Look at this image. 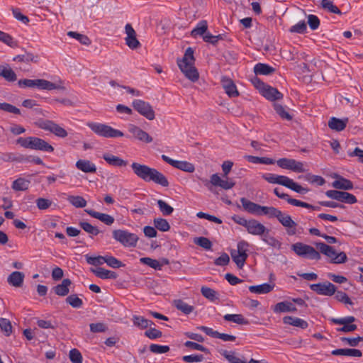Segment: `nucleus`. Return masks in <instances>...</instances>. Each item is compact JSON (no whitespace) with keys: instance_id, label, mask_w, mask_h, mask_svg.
Returning <instances> with one entry per match:
<instances>
[{"instance_id":"obj_1","label":"nucleus","mask_w":363,"mask_h":363,"mask_svg":"<svg viewBox=\"0 0 363 363\" xmlns=\"http://www.w3.org/2000/svg\"><path fill=\"white\" fill-rule=\"evenodd\" d=\"M194 50L188 48L182 59L177 60V65L184 75L192 82L199 80V73L196 68Z\"/></svg>"},{"instance_id":"obj_2","label":"nucleus","mask_w":363,"mask_h":363,"mask_svg":"<svg viewBox=\"0 0 363 363\" xmlns=\"http://www.w3.org/2000/svg\"><path fill=\"white\" fill-rule=\"evenodd\" d=\"M138 177L146 182H152L163 187L169 186L168 179L162 173L145 164H138Z\"/></svg>"},{"instance_id":"obj_3","label":"nucleus","mask_w":363,"mask_h":363,"mask_svg":"<svg viewBox=\"0 0 363 363\" xmlns=\"http://www.w3.org/2000/svg\"><path fill=\"white\" fill-rule=\"evenodd\" d=\"M16 143L24 148L40 150L46 152H52L54 147L45 140L37 137H20L16 140Z\"/></svg>"},{"instance_id":"obj_4","label":"nucleus","mask_w":363,"mask_h":363,"mask_svg":"<svg viewBox=\"0 0 363 363\" xmlns=\"http://www.w3.org/2000/svg\"><path fill=\"white\" fill-rule=\"evenodd\" d=\"M87 126L95 134L101 137L114 138L123 136V133L121 130L114 129L104 123L89 122L87 123Z\"/></svg>"},{"instance_id":"obj_5","label":"nucleus","mask_w":363,"mask_h":363,"mask_svg":"<svg viewBox=\"0 0 363 363\" xmlns=\"http://www.w3.org/2000/svg\"><path fill=\"white\" fill-rule=\"evenodd\" d=\"M315 245L320 253L330 259L331 263L342 264L347 260V255L344 252L337 253L333 247L321 242H315Z\"/></svg>"},{"instance_id":"obj_6","label":"nucleus","mask_w":363,"mask_h":363,"mask_svg":"<svg viewBox=\"0 0 363 363\" xmlns=\"http://www.w3.org/2000/svg\"><path fill=\"white\" fill-rule=\"evenodd\" d=\"M291 250L299 257L310 259L319 260L320 254L314 247L303 242H296L291 245Z\"/></svg>"},{"instance_id":"obj_7","label":"nucleus","mask_w":363,"mask_h":363,"mask_svg":"<svg viewBox=\"0 0 363 363\" xmlns=\"http://www.w3.org/2000/svg\"><path fill=\"white\" fill-rule=\"evenodd\" d=\"M249 243L245 240H241L238 242L237 250L233 249L230 250V256L233 262L236 264L239 269H242L247 259Z\"/></svg>"},{"instance_id":"obj_8","label":"nucleus","mask_w":363,"mask_h":363,"mask_svg":"<svg viewBox=\"0 0 363 363\" xmlns=\"http://www.w3.org/2000/svg\"><path fill=\"white\" fill-rule=\"evenodd\" d=\"M200 180L211 191H213V186H219L223 189L228 190L232 189L235 185L234 182L222 179L218 174H212L211 176L210 180L203 178H200Z\"/></svg>"},{"instance_id":"obj_9","label":"nucleus","mask_w":363,"mask_h":363,"mask_svg":"<svg viewBox=\"0 0 363 363\" xmlns=\"http://www.w3.org/2000/svg\"><path fill=\"white\" fill-rule=\"evenodd\" d=\"M18 84L20 87L26 88V87H37L39 89L42 90H52L57 88L55 84L47 81L45 79H20L18 82Z\"/></svg>"},{"instance_id":"obj_10","label":"nucleus","mask_w":363,"mask_h":363,"mask_svg":"<svg viewBox=\"0 0 363 363\" xmlns=\"http://www.w3.org/2000/svg\"><path fill=\"white\" fill-rule=\"evenodd\" d=\"M274 218H276L279 223L286 228V233L289 235H294L296 234L297 223L292 220L289 215L284 213L278 209Z\"/></svg>"},{"instance_id":"obj_11","label":"nucleus","mask_w":363,"mask_h":363,"mask_svg":"<svg viewBox=\"0 0 363 363\" xmlns=\"http://www.w3.org/2000/svg\"><path fill=\"white\" fill-rule=\"evenodd\" d=\"M113 238L125 247H133L136 245V236L126 230H115L113 231Z\"/></svg>"},{"instance_id":"obj_12","label":"nucleus","mask_w":363,"mask_h":363,"mask_svg":"<svg viewBox=\"0 0 363 363\" xmlns=\"http://www.w3.org/2000/svg\"><path fill=\"white\" fill-rule=\"evenodd\" d=\"M310 289L316 294L322 296H331L334 295L337 291V287L330 281L323 283L312 284Z\"/></svg>"},{"instance_id":"obj_13","label":"nucleus","mask_w":363,"mask_h":363,"mask_svg":"<svg viewBox=\"0 0 363 363\" xmlns=\"http://www.w3.org/2000/svg\"><path fill=\"white\" fill-rule=\"evenodd\" d=\"M277 164L282 169H289L294 172L301 173L306 172L303 164L294 159L281 158L277 161Z\"/></svg>"},{"instance_id":"obj_14","label":"nucleus","mask_w":363,"mask_h":363,"mask_svg":"<svg viewBox=\"0 0 363 363\" xmlns=\"http://www.w3.org/2000/svg\"><path fill=\"white\" fill-rule=\"evenodd\" d=\"M40 127L45 130H49L60 138H64L67 136V132L52 121H43L40 123Z\"/></svg>"},{"instance_id":"obj_15","label":"nucleus","mask_w":363,"mask_h":363,"mask_svg":"<svg viewBox=\"0 0 363 363\" xmlns=\"http://www.w3.org/2000/svg\"><path fill=\"white\" fill-rule=\"evenodd\" d=\"M246 230L251 235L261 236L269 231L263 224L255 219L249 220Z\"/></svg>"},{"instance_id":"obj_16","label":"nucleus","mask_w":363,"mask_h":363,"mask_svg":"<svg viewBox=\"0 0 363 363\" xmlns=\"http://www.w3.org/2000/svg\"><path fill=\"white\" fill-rule=\"evenodd\" d=\"M138 113L149 121H152L155 118V112L152 106L142 100H138Z\"/></svg>"},{"instance_id":"obj_17","label":"nucleus","mask_w":363,"mask_h":363,"mask_svg":"<svg viewBox=\"0 0 363 363\" xmlns=\"http://www.w3.org/2000/svg\"><path fill=\"white\" fill-rule=\"evenodd\" d=\"M260 93L264 98L272 101L279 100L283 98V94L281 92H279L276 88L267 84Z\"/></svg>"},{"instance_id":"obj_18","label":"nucleus","mask_w":363,"mask_h":363,"mask_svg":"<svg viewBox=\"0 0 363 363\" xmlns=\"http://www.w3.org/2000/svg\"><path fill=\"white\" fill-rule=\"evenodd\" d=\"M221 83L228 96L236 97L239 95L237 87L232 79L226 77H223L221 79Z\"/></svg>"},{"instance_id":"obj_19","label":"nucleus","mask_w":363,"mask_h":363,"mask_svg":"<svg viewBox=\"0 0 363 363\" xmlns=\"http://www.w3.org/2000/svg\"><path fill=\"white\" fill-rule=\"evenodd\" d=\"M24 278L23 272L15 271L7 277V282L9 285L18 288L23 286Z\"/></svg>"},{"instance_id":"obj_20","label":"nucleus","mask_w":363,"mask_h":363,"mask_svg":"<svg viewBox=\"0 0 363 363\" xmlns=\"http://www.w3.org/2000/svg\"><path fill=\"white\" fill-rule=\"evenodd\" d=\"M85 212L92 218H96L108 225H111L114 222V218L108 214L99 213L92 209H85Z\"/></svg>"},{"instance_id":"obj_21","label":"nucleus","mask_w":363,"mask_h":363,"mask_svg":"<svg viewBox=\"0 0 363 363\" xmlns=\"http://www.w3.org/2000/svg\"><path fill=\"white\" fill-rule=\"evenodd\" d=\"M125 32L127 35L125 38L126 45L131 49H136V34L135 31L130 23L125 26Z\"/></svg>"},{"instance_id":"obj_22","label":"nucleus","mask_w":363,"mask_h":363,"mask_svg":"<svg viewBox=\"0 0 363 363\" xmlns=\"http://www.w3.org/2000/svg\"><path fill=\"white\" fill-rule=\"evenodd\" d=\"M275 313L296 312V307L289 301H282L277 303L272 308Z\"/></svg>"},{"instance_id":"obj_23","label":"nucleus","mask_w":363,"mask_h":363,"mask_svg":"<svg viewBox=\"0 0 363 363\" xmlns=\"http://www.w3.org/2000/svg\"><path fill=\"white\" fill-rule=\"evenodd\" d=\"M0 77L8 82H13L17 79L16 74L9 65H0Z\"/></svg>"},{"instance_id":"obj_24","label":"nucleus","mask_w":363,"mask_h":363,"mask_svg":"<svg viewBox=\"0 0 363 363\" xmlns=\"http://www.w3.org/2000/svg\"><path fill=\"white\" fill-rule=\"evenodd\" d=\"M71 284L72 281L69 279H64L62 283L54 286L52 290L57 296H65L69 293V287Z\"/></svg>"},{"instance_id":"obj_25","label":"nucleus","mask_w":363,"mask_h":363,"mask_svg":"<svg viewBox=\"0 0 363 363\" xmlns=\"http://www.w3.org/2000/svg\"><path fill=\"white\" fill-rule=\"evenodd\" d=\"M331 354L335 356L342 355L354 357H361L362 356V352L361 350L350 348L336 349L333 350Z\"/></svg>"},{"instance_id":"obj_26","label":"nucleus","mask_w":363,"mask_h":363,"mask_svg":"<svg viewBox=\"0 0 363 363\" xmlns=\"http://www.w3.org/2000/svg\"><path fill=\"white\" fill-rule=\"evenodd\" d=\"M76 167L78 169L85 173H95L96 172V167L95 164L86 160H77L76 162Z\"/></svg>"},{"instance_id":"obj_27","label":"nucleus","mask_w":363,"mask_h":363,"mask_svg":"<svg viewBox=\"0 0 363 363\" xmlns=\"http://www.w3.org/2000/svg\"><path fill=\"white\" fill-rule=\"evenodd\" d=\"M348 121L349 119L347 118L339 119L335 117H332L328 121V127L336 131H342L345 128Z\"/></svg>"},{"instance_id":"obj_28","label":"nucleus","mask_w":363,"mask_h":363,"mask_svg":"<svg viewBox=\"0 0 363 363\" xmlns=\"http://www.w3.org/2000/svg\"><path fill=\"white\" fill-rule=\"evenodd\" d=\"M283 322L284 324L298 327L301 329H306L308 326V323L306 320L298 317L285 316L283 318Z\"/></svg>"},{"instance_id":"obj_29","label":"nucleus","mask_w":363,"mask_h":363,"mask_svg":"<svg viewBox=\"0 0 363 363\" xmlns=\"http://www.w3.org/2000/svg\"><path fill=\"white\" fill-rule=\"evenodd\" d=\"M91 272L95 274L96 277L102 279H116L118 277L117 274L115 272L108 270L102 267H97L96 269H91Z\"/></svg>"},{"instance_id":"obj_30","label":"nucleus","mask_w":363,"mask_h":363,"mask_svg":"<svg viewBox=\"0 0 363 363\" xmlns=\"http://www.w3.org/2000/svg\"><path fill=\"white\" fill-rule=\"evenodd\" d=\"M102 157L108 164L114 167L125 166L128 164L127 161L110 153L104 154Z\"/></svg>"},{"instance_id":"obj_31","label":"nucleus","mask_w":363,"mask_h":363,"mask_svg":"<svg viewBox=\"0 0 363 363\" xmlns=\"http://www.w3.org/2000/svg\"><path fill=\"white\" fill-rule=\"evenodd\" d=\"M1 160L6 162H24L26 158L24 157V155L20 153H13V152H4L2 153L0 156Z\"/></svg>"},{"instance_id":"obj_32","label":"nucleus","mask_w":363,"mask_h":363,"mask_svg":"<svg viewBox=\"0 0 363 363\" xmlns=\"http://www.w3.org/2000/svg\"><path fill=\"white\" fill-rule=\"evenodd\" d=\"M333 186L337 189L351 190L353 189V184L349 179L338 177L337 179L333 182Z\"/></svg>"},{"instance_id":"obj_33","label":"nucleus","mask_w":363,"mask_h":363,"mask_svg":"<svg viewBox=\"0 0 363 363\" xmlns=\"http://www.w3.org/2000/svg\"><path fill=\"white\" fill-rule=\"evenodd\" d=\"M240 202L245 211L251 214H258L259 204L250 201L244 197L240 199Z\"/></svg>"},{"instance_id":"obj_34","label":"nucleus","mask_w":363,"mask_h":363,"mask_svg":"<svg viewBox=\"0 0 363 363\" xmlns=\"http://www.w3.org/2000/svg\"><path fill=\"white\" fill-rule=\"evenodd\" d=\"M274 285L264 283L260 285L250 286L249 291L252 293L257 294H265L272 291L274 289Z\"/></svg>"},{"instance_id":"obj_35","label":"nucleus","mask_w":363,"mask_h":363,"mask_svg":"<svg viewBox=\"0 0 363 363\" xmlns=\"http://www.w3.org/2000/svg\"><path fill=\"white\" fill-rule=\"evenodd\" d=\"M275 72V69L267 64L257 63L254 67V72L256 75H269Z\"/></svg>"},{"instance_id":"obj_36","label":"nucleus","mask_w":363,"mask_h":363,"mask_svg":"<svg viewBox=\"0 0 363 363\" xmlns=\"http://www.w3.org/2000/svg\"><path fill=\"white\" fill-rule=\"evenodd\" d=\"M174 306L179 311L185 315H189L194 310V307L189 305L182 299H176L173 301Z\"/></svg>"},{"instance_id":"obj_37","label":"nucleus","mask_w":363,"mask_h":363,"mask_svg":"<svg viewBox=\"0 0 363 363\" xmlns=\"http://www.w3.org/2000/svg\"><path fill=\"white\" fill-rule=\"evenodd\" d=\"M30 184V180L19 177L13 182L11 187L14 191H26L29 188Z\"/></svg>"},{"instance_id":"obj_38","label":"nucleus","mask_w":363,"mask_h":363,"mask_svg":"<svg viewBox=\"0 0 363 363\" xmlns=\"http://www.w3.org/2000/svg\"><path fill=\"white\" fill-rule=\"evenodd\" d=\"M299 179H303L311 184H315L318 186H323L325 183V180L323 177L318 175H313L310 173L305 175L299 176Z\"/></svg>"},{"instance_id":"obj_39","label":"nucleus","mask_w":363,"mask_h":363,"mask_svg":"<svg viewBox=\"0 0 363 363\" xmlns=\"http://www.w3.org/2000/svg\"><path fill=\"white\" fill-rule=\"evenodd\" d=\"M226 321L233 322L239 325L249 324L248 320L245 319L242 314H226L223 316Z\"/></svg>"},{"instance_id":"obj_40","label":"nucleus","mask_w":363,"mask_h":363,"mask_svg":"<svg viewBox=\"0 0 363 363\" xmlns=\"http://www.w3.org/2000/svg\"><path fill=\"white\" fill-rule=\"evenodd\" d=\"M79 225L81 228H82L85 232L90 235V237L96 236L99 234L100 230L96 226L92 225L88 222L86 221H80L79 223Z\"/></svg>"},{"instance_id":"obj_41","label":"nucleus","mask_w":363,"mask_h":363,"mask_svg":"<svg viewBox=\"0 0 363 363\" xmlns=\"http://www.w3.org/2000/svg\"><path fill=\"white\" fill-rule=\"evenodd\" d=\"M174 168H177L178 169H180L188 173H192L195 170L194 165L192 163L189 162L187 161L177 160L176 164L174 165Z\"/></svg>"},{"instance_id":"obj_42","label":"nucleus","mask_w":363,"mask_h":363,"mask_svg":"<svg viewBox=\"0 0 363 363\" xmlns=\"http://www.w3.org/2000/svg\"><path fill=\"white\" fill-rule=\"evenodd\" d=\"M207 29V22L206 21H201L197 24L196 27L191 30V35L193 37H196V35L203 36L206 33Z\"/></svg>"},{"instance_id":"obj_43","label":"nucleus","mask_w":363,"mask_h":363,"mask_svg":"<svg viewBox=\"0 0 363 363\" xmlns=\"http://www.w3.org/2000/svg\"><path fill=\"white\" fill-rule=\"evenodd\" d=\"M278 208L273 206H260L259 208L258 216L265 215L267 216L269 218H274L277 213Z\"/></svg>"},{"instance_id":"obj_44","label":"nucleus","mask_w":363,"mask_h":363,"mask_svg":"<svg viewBox=\"0 0 363 363\" xmlns=\"http://www.w3.org/2000/svg\"><path fill=\"white\" fill-rule=\"evenodd\" d=\"M154 226L156 229L162 232H167L170 229V225L168 221L162 218H155L153 220Z\"/></svg>"},{"instance_id":"obj_45","label":"nucleus","mask_w":363,"mask_h":363,"mask_svg":"<svg viewBox=\"0 0 363 363\" xmlns=\"http://www.w3.org/2000/svg\"><path fill=\"white\" fill-rule=\"evenodd\" d=\"M67 199L76 208H83L86 205V201L80 196H69Z\"/></svg>"},{"instance_id":"obj_46","label":"nucleus","mask_w":363,"mask_h":363,"mask_svg":"<svg viewBox=\"0 0 363 363\" xmlns=\"http://www.w3.org/2000/svg\"><path fill=\"white\" fill-rule=\"evenodd\" d=\"M66 303L74 308H80L83 306V301L77 294H71L66 298Z\"/></svg>"},{"instance_id":"obj_47","label":"nucleus","mask_w":363,"mask_h":363,"mask_svg":"<svg viewBox=\"0 0 363 363\" xmlns=\"http://www.w3.org/2000/svg\"><path fill=\"white\" fill-rule=\"evenodd\" d=\"M274 108L276 113L282 118L287 121H291L292 119L291 115L285 110V108L277 103L274 104Z\"/></svg>"},{"instance_id":"obj_48","label":"nucleus","mask_w":363,"mask_h":363,"mask_svg":"<svg viewBox=\"0 0 363 363\" xmlns=\"http://www.w3.org/2000/svg\"><path fill=\"white\" fill-rule=\"evenodd\" d=\"M268 234L269 233L267 234L264 233L262 238V240L267 245L279 250L281 247V242L274 237L270 236Z\"/></svg>"},{"instance_id":"obj_49","label":"nucleus","mask_w":363,"mask_h":363,"mask_svg":"<svg viewBox=\"0 0 363 363\" xmlns=\"http://www.w3.org/2000/svg\"><path fill=\"white\" fill-rule=\"evenodd\" d=\"M159 209L163 216H169L173 211L174 208L171 206H169L167 203L162 199H159L157 201Z\"/></svg>"},{"instance_id":"obj_50","label":"nucleus","mask_w":363,"mask_h":363,"mask_svg":"<svg viewBox=\"0 0 363 363\" xmlns=\"http://www.w3.org/2000/svg\"><path fill=\"white\" fill-rule=\"evenodd\" d=\"M321 6L324 9L328 10L329 12L341 15V11L333 4L330 0H322Z\"/></svg>"},{"instance_id":"obj_51","label":"nucleus","mask_w":363,"mask_h":363,"mask_svg":"<svg viewBox=\"0 0 363 363\" xmlns=\"http://www.w3.org/2000/svg\"><path fill=\"white\" fill-rule=\"evenodd\" d=\"M140 262L145 265L150 267L152 269L160 270L162 267V264H160L157 259H152L150 257H143L140 259Z\"/></svg>"},{"instance_id":"obj_52","label":"nucleus","mask_w":363,"mask_h":363,"mask_svg":"<svg viewBox=\"0 0 363 363\" xmlns=\"http://www.w3.org/2000/svg\"><path fill=\"white\" fill-rule=\"evenodd\" d=\"M0 328L6 336H9L12 333V325L7 318H0Z\"/></svg>"},{"instance_id":"obj_53","label":"nucleus","mask_w":363,"mask_h":363,"mask_svg":"<svg viewBox=\"0 0 363 363\" xmlns=\"http://www.w3.org/2000/svg\"><path fill=\"white\" fill-rule=\"evenodd\" d=\"M201 293L206 298L211 301H213L218 298L217 292L209 287L202 286L201 289Z\"/></svg>"},{"instance_id":"obj_54","label":"nucleus","mask_w":363,"mask_h":363,"mask_svg":"<svg viewBox=\"0 0 363 363\" xmlns=\"http://www.w3.org/2000/svg\"><path fill=\"white\" fill-rule=\"evenodd\" d=\"M36 206L39 210L43 211L50 208L53 203L51 200L45 198H38L35 200Z\"/></svg>"},{"instance_id":"obj_55","label":"nucleus","mask_w":363,"mask_h":363,"mask_svg":"<svg viewBox=\"0 0 363 363\" xmlns=\"http://www.w3.org/2000/svg\"><path fill=\"white\" fill-rule=\"evenodd\" d=\"M194 242L203 247L205 250H211L212 247V242L210 241V240L205 237H199L194 238Z\"/></svg>"},{"instance_id":"obj_56","label":"nucleus","mask_w":363,"mask_h":363,"mask_svg":"<svg viewBox=\"0 0 363 363\" xmlns=\"http://www.w3.org/2000/svg\"><path fill=\"white\" fill-rule=\"evenodd\" d=\"M37 58H38V57L35 56L33 54L26 52L25 54L18 55L16 56L13 58V60L18 61V62H36Z\"/></svg>"},{"instance_id":"obj_57","label":"nucleus","mask_w":363,"mask_h":363,"mask_svg":"<svg viewBox=\"0 0 363 363\" xmlns=\"http://www.w3.org/2000/svg\"><path fill=\"white\" fill-rule=\"evenodd\" d=\"M67 35L72 38L77 39L82 45H88L91 43V40L86 35L78 33L74 31H69L68 32Z\"/></svg>"},{"instance_id":"obj_58","label":"nucleus","mask_w":363,"mask_h":363,"mask_svg":"<svg viewBox=\"0 0 363 363\" xmlns=\"http://www.w3.org/2000/svg\"><path fill=\"white\" fill-rule=\"evenodd\" d=\"M0 110L13 114H21V111L18 108L16 107L15 106L11 104L6 102L0 103Z\"/></svg>"},{"instance_id":"obj_59","label":"nucleus","mask_w":363,"mask_h":363,"mask_svg":"<svg viewBox=\"0 0 363 363\" xmlns=\"http://www.w3.org/2000/svg\"><path fill=\"white\" fill-rule=\"evenodd\" d=\"M86 260L88 264L94 265V266H99L101 265L104 263H105V256H96V257H91L89 255H86Z\"/></svg>"},{"instance_id":"obj_60","label":"nucleus","mask_w":363,"mask_h":363,"mask_svg":"<svg viewBox=\"0 0 363 363\" xmlns=\"http://www.w3.org/2000/svg\"><path fill=\"white\" fill-rule=\"evenodd\" d=\"M104 261L108 266L112 268L118 269L123 266V263L119 259L113 256L106 255Z\"/></svg>"},{"instance_id":"obj_61","label":"nucleus","mask_w":363,"mask_h":363,"mask_svg":"<svg viewBox=\"0 0 363 363\" xmlns=\"http://www.w3.org/2000/svg\"><path fill=\"white\" fill-rule=\"evenodd\" d=\"M345 193V191H341L337 190H328L325 192V195L330 199L342 202Z\"/></svg>"},{"instance_id":"obj_62","label":"nucleus","mask_w":363,"mask_h":363,"mask_svg":"<svg viewBox=\"0 0 363 363\" xmlns=\"http://www.w3.org/2000/svg\"><path fill=\"white\" fill-rule=\"evenodd\" d=\"M169 347L167 345H160L157 344H151L150 345V351L154 354H164L169 351Z\"/></svg>"},{"instance_id":"obj_63","label":"nucleus","mask_w":363,"mask_h":363,"mask_svg":"<svg viewBox=\"0 0 363 363\" xmlns=\"http://www.w3.org/2000/svg\"><path fill=\"white\" fill-rule=\"evenodd\" d=\"M143 334L145 337L150 339H156L160 338L162 336V333L161 331L155 329V328H151L143 331Z\"/></svg>"},{"instance_id":"obj_64","label":"nucleus","mask_w":363,"mask_h":363,"mask_svg":"<svg viewBox=\"0 0 363 363\" xmlns=\"http://www.w3.org/2000/svg\"><path fill=\"white\" fill-rule=\"evenodd\" d=\"M69 357L72 363H82V355L77 349H72L69 351Z\"/></svg>"}]
</instances>
